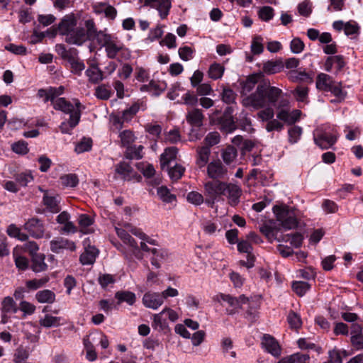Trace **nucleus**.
<instances>
[{"mask_svg":"<svg viewBox=\"0 0 363 363\" xmlns=\"http://www.w3.org/2000/svg\"><path fill=\"white\" fill-rule=\"evenodd\" d=\"M282 91L279 88L263 82L257 85L255 91L242 99V103L245 107L259 109L267 106H275L279 104L282 97Z\"/></svg>","mask_w":363,"mask_h":363,"instance_id":"nucleus-1","label":"nucleus"},{"mask_svg":"<svg viewBox=\"0 0 363 363\" xmlns=\"http://www.w3.org/2000/svg\"><path fill=\"white\" fill-rule=\"evenodd\" d=\"M58 32L65 35L67 43L82 45L84 43V28L77 26V19L74 14L65 16L58 24Z\"/></svg>","mask_w":363,"mask_h":363,"instance_id":"nucleus-2","label":"nucleus"},{"mask_svg":"<svg viewBox=\"0 0 363 363\" xmlns=\"http://www.w3.org/2000/svg\"><path fill=\"white\" fill-rule=\"evenodd\" d=\"M273 211L277 220L284 229L291 230L297 227V215L293 208L285 205L275 206Z\"/></svg>","mask_w":363,"mask_h":363,"instance_id":"nucleus-3","label":"nucleus"},{"mask_svg":"<svg viewBox=\"0 0 363 363\" xmlns=\"http://www.w3.org/2000/svg\"><path fill=\"white\" fill-rule=\"evenodd\" d=\"M97 43L105 48L106 55L110 59H114L123 47L116 37L107 33H99Z\"/></svg>","mask_w":363,"mask_h":363,"instance_id":"nucleus-4","label":"nucleus"},{"mask_svg":"<svg viewBox=\"0 0 363 363\" xmlns=\"http://www.w3.org/2000/svg\"><path fill=\"white\" fill-rule=\"evenodd\" d=\"M289 106V101L287 99H281L277 106V118L288 125H292L299 120L301 112L298 109L290 111Z\"/></svg>","mask_w":363,"mask_h":363,"instance_id":"nucleus-5","label":"nucleus"},{"mask_svg":"<svg viewBox=\"0 0 363 363\" xmlns=\"http://www.w3.org/2000/svg\"><path fill=\"white\" fill-rule=\"evenodd\" d=\"M225 184L220 180H213L204 184L205 195L207 196L206 203L208 206L213 207L220 196L225 195Z\"/></svg>","mask_w":363,"mask_h":363,"instance_id":"nucleus-6","label":"nucleus"},{"mask_svg":"<svg viewBox=\"0 0 363 363\" xmlns=\"http://www.w3.org/2000/svg\"><path fill=\"white\" fill-rule=\"evenodd\" d=\"M23 228L34 238H43L45 230L43 221L36 217L28 219L25 223Z\"/></svg>","mask_w":363,"mask_h":363,"instance_id":"nucleus-7","label":"nucleus"},{"mask_svg":"<svg viewBox=\"0 0 363 363\" xmlns=\"http://www.w3.org/2000/svg\"><path fill=\"white\" fill-rule=\"evenodd\" d=\"M313 140L321 149H328L336 143L337 137L329 132L317 129L313 133Z\"/></svg>","mask_w":363,"mask_h":363,"instance_id":"nucleus-8","label":"nucleus"},{"mask_svg":"<svg viewBox=\"0 0 363 363\" xmlns=\"http://www.w3.org/2000/svg\"><path fill=\"white\" fill-rule=\"evenodd\" d=\"M216 299L219 302H225L232 308V309L229 311V313L230 314L235 313L238 309L242 308L243 304L249 302V298L245 297L244 295H241L238 298H236L229 294H220L216 296Z\"/></svg>","mask_w":363,"mask_h":363,"instance_id":"nucleus-9","label":"nucleus"},{"mask_svg":"<svg viewBox=\"0 0 363 363\" xmlns=\"http://www.w3.org/2000/svg\"><path fill=\"white\" fill-rule=\"evenodd\" d=\"M50 250L56 254L62 252L65 250L74 252L76 250L75 243L62 237L55 238L50 242Z\"/></svg>","mask_w":363,"mask_h":363,"instance_id":"nucleus-10","label":"nucleus"},{"mask_svg":"<svg viewBox=\"0 0 363 363\" xmlns=\"http://www.w3.org/2000/svg\"><path fill=\"white\" fill-rule=\"evenodd\" d=\"M144 5L156 9L160 18L164 19L169 14L172 1L171 0H144Z\"/></svg>","mask_w":363,"mask_h":363,"instance_id":"nucleus-11","label":"nucleus"},{"mask_svg":"<svg viewBox=\"0 0 363 363\" xmlns=\"http://www.w3.org/2000/svg\"><path fill=\"white\" fill-rule=\"evenodd\" d=\"M208 176L214 179L219 180L224 178L227 174V169L223 166L219 160L213 161L207 166Z\"/></svg>","mask_w":363,"mask_h":363,"instance_id":"nucleus-12","label":"nucleus"},{"mask_svg":"<svg viewBox=\"0 0 363 363\" xmlns=\"http://www.w3.org/2000/svg\"><path fill=\"white\" fill-rule=\"evenodd\" d=\"M142 301L146 308L154 310L157 309L164 303L160 293L151 291H148L144 294Z\"/></svg>","mask_w":363,"mask_h":363,"instance_id":"nucleus-13","label":"nucleus"},{"mask_svg":"<svg viewBox=\"0 0 363 363\" xmlns=\"http://www.w3.org/2000/svg\"><path fill=\"white\" fill-rule=\"evenodd\" d=\"M225 196L228 199V203L232 206H235L240 202V198L242 194L240 187L235 184H225Z\"/></svg>","mask_w":363,"mask_h":363,"instance_id":"nucleus-14","label":"nucleus"},{"mask_svg":"<svg viewBox=\"0 0 363 363\" xmlns=\"http://www.w3.org/2000/svg\"><path fill=\"white\" fill-rule=\"evenodd\" d=\"M262 345L273 356L279 357L281 354V347L278 342L272 336L264 335L262 337Z\"/></svg>","mask_w":363,"mask_h":363,"instance_id":"nucleus-15","label":"nucleus"},{"mask_svg":"<svg viewBox=\"0 0 363 363\" xmlns=\"http://www.w3.org/2000/svg\"><path fill=\"white\" fill-rule=\"evenodd\" d=\"M84 26L86 30L84 28V33L85 35L84 43L88 40H96L98 43V36L100 33H106V30H98L96 26V23L92 18L85 20Z\"/></svg>","mask_w":363,"mask_h":363,"instance_id":"nucleus-16","label":"nucleus"},{"mask_svg":"<svg viewBox=\"0 0 363 363\" xmlns=\"http://www.w3.org/2000/svg\"><path fill=\"white\" fill-rule=\"evenodd\" d=\"M203 118L204 116L199 108H193L189 111L186 116V121L191 125L196 127L202 125Z\"/></svg>","mask_w":363,"mask_h":363,"instance_id":"nucleus-17","label":"nucleus"},{"mask_svg":"<svg viewBox=\"0 0 363 363\" xmlns=\"http://www.w3.org/2000/svg\"><path fill=\"white\" fill-rule=\"evenodd\" d=\"M60 196L58 195L49 194L45 193L43 196L44 205L52 213H57L60 211Z\"/></svg>","mask_w":363,"mask_h":363,"instance_id":"nucleus-18","label":"nucleus"},{"mask_svg":"<svg viewBox=\"0 0 363 363\" xmlns=\"http://www.w3.org/2000/svg\"><path fill=\"white\" fill-rule=\"evenodd\" d=\"M51 103L55 110L61 111L65 113L69 114V116H71L72 113L77 111H74V105L71 102L67 101L65 98L62 97L58 98Z\"/></svg>","mask_w":363,"mask_h":363,"instance_id":"nucleus-19","label":"nucleus"},{"mask_svg":"<svg viewBox=\"0 0 363 363\" xmlns=\"http://www.w3.org/2000/svg\"><path fill=\"white\" fill-rule=\"evenodd\" d=\"M177 152L178 149L176 147H169L164 150L160 155V165L162 169L167 167L170 162L176 159Z\"/></svg>","mask_w":363,"mask_h":363,"instance_id":"nucleus-20","label":"nucleus"},{"mask_svg":"<svg viewBox=\"0 0 363 363\" xmlns=\"http://www.w3.org/2000/svg\"><path fill=\"white\" fill-rule=\"evenodd\" d=\"M79 122V112L77 111L69 116L68 122H62L60 125V131L62 133H70V131Z\"/></svg>","mask_w":363,"mask_h":363,"instance_id":"nucleus-21","label":"nucleus"},{"mask_svg":"<svg viewBox=\"0 0 363 363\" xmlns=\"http://www.w3.org/2000/svg\"><path fill=\"white\" fill-rule=\"evenodd\" d=\"M116 172L121 176L124 180L130 181L134 177L133 168L126 162H121L116 166Z\"/></svg>","mask_w":363,"mask_h":363,"instance_id":"nucleus-22","label":"nucleus"},{"mask_svg":"<svg viewBox=\"0 0 363 363\" xmlns=\"http://www.w3.org/2000/svg\"><path fill=\"white\" fill-rule=\"evenodd\" d=\"M115 298L118 300V304L120 305L123 302L127 303L132 306L136 301V296L134 293L129 291H118L115 294Z\"/></svg>","mask_w":363,"mask_h":363,"instance_id":"nucleus-23","label":"nucleus"},{"mask_svg":"<svg viewBox=\"0 0 363 363\" xmlns=\"http://www.w3.org/2000/svg\"><path fill=\"white\" fill-rule=\"evenodd\" d=\"M98 250L94 247H90L88 249H86L85 251L80 255V262L83 265L92 264L95 262Z\"/></svg>","mask_w":363,"mask_h":363,"instance_id":"nucleus-24","label":"nucleus"},{"mask_svg":"<svg viewBox=\"0 0 363 363\" xmlns=\"http://www.w3.org/2000/svg\"><path fill=\"white\" fill-rule=\"evenodd\" d=\"M219 123L223 130L226 133H231L236 129V125L230 114L225 113L219 119Z\"/></svg>","mask_w":363,"mask_h":363,"instance_id":"nucleus-25","label":"nucleus"},{"mask_svg":"<svg viewBox=\"0 0 363 363\" xmlns=\"http://www.w3.org/2000/svg\"><path fill=\"white\" fill-rule=\"evenodd\" d=\"M333 82L334 81L329 75L321 73L317 77L316 87L319 90L328 91Z\"/></svg>","mask_w":363,"mask_h":363,"instance_id":"nucleus-26","label":"nucleus"},{"mask_svg":"<svg viewBox=\"0 0 363 363\" xmlns=\"http://www.w3.org/2000/svg\"><path fill=\"white\" fill-rule=\"evenodd\" d=\"M197 155L196 164L199 168H202L205 167L208 162L211 149L208 146H203L198 149Z\"/></svg>","mask_w":363,"mask_h":363,"instance_id":"nucleus-27","label":"nucleus"},{"mask_svg":"<svg viewBox=\"0 0 363 363\" xmlns=\"http://www.w3.org/2000/svg\"><path fill=\"white\" fill-rule=\"evenodd\" d=\"M45 255L40 253L32 257L31 267L35 272H41L47 269L48 265L45 262Z\"/></svg>","mask_w":363,"mask_h":363,"instance_id":"nucleus-28","label":"nucleus"},{"mask_svg":"<svg viewBox=\"0 0 363 363\" xmlns=\"http://www.w3.org/2000/svg\"><path fill=\"white\" fill-rule=\"evenodd\" d=\"M238 156L237 150L232 145L228 146L224 149L221 154V157L226 164L233 163Z\"/></svg>","mask_w":363,"mask_h":363,"instance_id":"nucleus-29","label":"nucleus"},{"mask_svg":"<svg viewBox=\"0 0 363 363\" xmlns=\"http://www.w3.org/2000/svg\"><path fill=\"white\" fill-rule=\"evenodd\" d=\"M35 298L39 303H52L55 300V294L52 291L46 289L38 291Z\"/></svg>","mask_w":363,"mask_h":363,"instance_id":"nucleus-30","label":"nucleus"},{"mask_svg":"<svg viewBox=\"0 0 363 363\" xmlns=\"http://www.w3.org/2000/svg\"><path fill=\"white\" fill-rule=\"evenodd\" d=\"M283 66L278 61H267L263 65L262 70L267 74H273L281 72Z\"/></svg>","mask_w":363,"mask_h":363,"instance_id":"nucleus-31","label":"nucleus"},{"mask_svg":"<svg viewBox=\"0 0 363 363\" xmlns=\"http://www.w3.org/2000/svg\"><path fill=\"white\" fill-rule=\"evenodd\" d=\"M282 240L289 242L294 247H300L303 243V237L301 233L287 234L283 236Z\"/></svg>","mask_w":363,"mask_h":363,"instance_id":"nucleus-32","label":"nucleus"},{"mask_svg":"<svg viewBox=\"0 0 363 363\" xmlns=\"http://www.w3.org/2000/svg\"><path fill=\"white\" fill-rule=\"evenodd\" d=\"M61 318L46 314L44 318L40 319V325L45 328L57 327L60 325Z\"/></svg>","mask_w":363,"mask_h":363,"instance_id":"nucleus-33","label":"nucleus"},{"mask_svg":"<svg viewBox=\"0 0 363 363\" xmlns=\"http://www.w3.org/2000/svg\"><path fill=\"white\" fill-rule=\"evenodd\" d=\"M143 145L129 146L125 151V157L130 160H139L143 157Z\"/></svg>","mask_w":363,"mask_h":363,"instance_id":"nucleus-34","label":"nucleus"},{"mask_svg":"<svg viewBox=\"0 0 363 363\" xmlns=\"http://www.w3.org/2000/svg\"><path fill=\"white\" fill-rule=\"evenodd\" d=\"M92 143L91 138L84 137L76 144L74 151L77 154L90 151L92 147Z\"/></svg>","mask_w":363,"mask_h":363,"instance_id":"nucleus-35","label":"nucleus"},{"mask_svg":"<svg viewBox=\"0 0 363 363\" xmlns=\"http://www.w3.org/2000/svg\"><path fill=\"white\" fill-rule=\"evenodd\" d=\"M86 74L91 82L97 84L101 82L104 77L102 72L96 67H92L86 70Z\"/></svg>","mask_w":363,"mask_h":363,"instance_id":"nucleus-36","label":"nucleus"},{"mask_svg":"<svg viewBox=\"0 0 363 363\" xmlns=\"http://www.w3.org/2000/svg\"><path fill=\"white\" fill-rule=\"evenodd\" d=\"M1 306L2 313H15L18 311L15 301L10 296H7L4 298Z\"/></svg>","mask_w":363,"mask_h":363,"instance_id":"nucleus-37","label":"nucleus"},{"mask_svg":"<svg viewBox=\"0 0 363 363\" xmlns=\"http://www.w3.org/2000/svg\"><path fill=\"white\" fill-rule=\"evenodd\" d=\"M224 70L225 68L223 65L218 63H213L210 66L208 74L210 78L216 80L222 77Z\"/></svg>","mask_w":363,"mask_h":363,"instance_id":"nucleus-38","label":"nucleus"},{"mask_svg":"<svg viewBox=\"0 0 363 363\" xmlns=\"http://www.w3.org/2000/svg\"><path fill=\"white\" fill-rule=\"evenodd\" d=\"M14 178L16 182L21 186H26L28 183L33 180V177L30 171L16 174Z\"/></svg>","mask_w":363,"mask_h":363,"instance_id":"nucleus-39","label":"nucleus"},{"mask_svg":"<svg viewBox=\"0 0 363 363\" xmlns=\"http://www.w3.org/2000/svg\"><path fill=\"white\" fill-rule=\"evenodd\" d=\"M60 182L64 186L66 187H75L78 183L79 179L77 176L74 174H65L60 177Z\"/></svg>","mask_w":363,"mask_h":363,"instance_id":"nucleus-40","label":"nucleus"},{"mask_svg":"<svg viewBox=\"0 0 363 363\" xmlns=\"http://www.w3.org/2000/svg\"><path fill=\"white\" fill-rule=\"evenodd\" d=\"M185 168L181 164H176L173 167L168 169V174L172 181H177L183 176Z\"/></svg>","mask_w":363,"mask_h":363,"instance_id":"nucleus-41","label":"nucleus"},{"mask_svg":"<svg viewBox=\"0 0 363 363\" xmlns=\"http://www.w3.org/2000/svg\"><path fill=\"white\" fill-rule=\"evenodd\" d=\"M157 195L164 202L172 203L176 199V196L169 192V190L164 186L157 189Z\"/></svg>","mask_w":363,"mask_h":363,"instance_id":"nucleus-42","label":"nucleus"},{"mask_svg":"<svg viewBox=\"0 0 363 363\" xmlns=\"http://www.w3.org/2000/svg\"><path fill=\"white\" fill-rule=\"evenodd\" d=\"M292 289L299 296H303L310 289V284L306 281H294L292 284Z\"/></svg>","mask_w":363,"mask_h":363,"instance_id":"nucleus-43","label":"nucleus"},{"mask_svg":"<svg viewBox=\"0 0 363 363\" xmlns=\"http://www.w3.org/2000/svg\"><path fill=\"white\" fill-rule=\"evenodd\" d=\"M263 38L259 35L254 37L251 44L252 52L254 55H259L263 52Z\"/></svg>","mask_w":363,"mask_h":363,"instance_id":"nucleus-44","label":"nucleus"},{"mask_svg":"<svg viewBox=\"0 0 363 363\" xmlns=\"http://www.w3.org/2000/svg\"><path fill=\"white\" fill-rule=\"evenodd\" d=\"M121 138V142L123 146L129 147L130 144H132L135 139L134 134L132 131L125 130L121 132L119 135Z\"/></svg>","mask_w":363,"mask_h":363,"instance_id":"nucleus-45","label":"nucleus"},{"mask_svg":"<svg viewBox=\"0 0 363 363\" xmlns=\"http://www.w3.org/2000/svg\"><path fill=\"white\" fill-rule=\"evenodd\" d=\"M29 357L28 350L22 346L18 347L13 356V362L15 363H22Z\"/></svg>","mask_w":363,"mask_h":363,"instance_id":"nucleus-46","label":"nucleus"},{"mask_svg":"<svg viewBox=\"0 0 363 363\" xmlns=\"http://www.w3.org/2000/svg\"><path fill=\"white\" fill-rule=\"evenodd\" d=\"M95 95L98 99L107 100L111 95V90L109 86L102 84L96 89Z\"/></svg>","mask_w":363,"mask_h":363,"instance_id":"nucleus-47","label":"nucleus"},{"mask_svg":"<svg viewBox=\"0 0 363 363\" xmlns=\"http://www.w3.org/2000/svg\"><path fill=\"white\" fill-rule=\"evenodd\" d=\"M49 281L48 277H44L39 279H32L26 282V286L28 289L36 290L44 286Z\"/></svg>","mask_w":363,"mask_h":363,"instance_id":"nucleus-48","label":"nucleus"},{"mask_svg":"<svg viewBox=\"0 0 363 363\" xmlns=\"http://www.w3.org/2000/svg\"><path fill=\"white\" fill-rule=\"evenodd\" d=\"M93 224V220L91 218L86 214H82L79 218V225L81 228V232L83 233H89V232L86 230V228L89 227Z\"/></svg>","mask_w":363,"mask_h":363,"instance_id":"nucleus-49","label":"nucleus"},{"mask_svg":"<svg viewBox=\"0 0 363 363\" xmlns=\"http://www.w3.org/2000/svg\"><path fill=\"white\" fill-rule=\"evenodd\" d=\"M302 133L301 128L298 126H293L288 130L289 141L291 144H294L298 142Z\"/></svg>","mask_w":363,"mask_h":363,"instance_id":"nucleus-50","label":"nucleus"},{"mask_svg":"<svg viewBox=\"0 0 363 363\" xmlns=\"http://www.w3.org/2000/svg\"><path fill=\"white\" fill-rule=\"evenodd\" d=\"M12 150L16 154L26 155L28 152V143L23 140H19L11 145Z\"/></svg>","mask_w":363,"mask_h":363,"instance_id":"nucleus-51","label":"nucleus"},{"mask_svg":"<svg viewBox=\"0 0 363 363\" xmlns=\"http://www.w3.org/2000/svg\"><path fill=\"white\" fill-rule=\"evenodd\" d=\"M293 94L297 101L306 102L308 97V89L306 86H298L294 89Z\"/></svg>","mask_w":363,"mask_h":363,"instance_id":"nucleus-52","label":"nucleus"},{"mask_svg":"<svg viewBox=\"0 0 363 363\" xmlns=\"http://www.w3.org/2000/svg\"><path fill=\"white\" fill-rule=\"evenodd\" d=\"M328 91L333 94L337 98L338 101L343 100L345 97V93L343 92L340 83L334 82Z\"/></svg>","mask_w":363,"mask_h":363,"instance_id":"nucleus-53","label":"nucleus"},{"mask_svg":"<svg viewBox=\"0 0 363 363\" xmlns=\"http://www.w3.org/2000/svg\"><path fill=\"white\" fill-rule=\"evenodd\" d=\"M98 281L103 289H106L110 284H114L116 279L114 276L111 274H103L99 276Z\"/></svg>","mask_w":363,"mask_h":363,"instance_id":"nucleus-54","label":"nucleus"},{"mask_svg":"<svg viewBox=\"0 0 363 363\" xmlns=\"http://www.w3.org/2000/svg\"><path fill=\"white\" fill-rule=\"evenodd\" d=\"M139 111V106L136 104L132 105L128 108L123 111L122 119L123 121H129Z\"/></svg>","mask_w":363,"mask_h":363,"instance_id":"nucleus-55","label":"nucleus"},{"mask_svg":"<svg viewBox=\"0 0 363 363\" xmlns=\"http://www.w3.org/2000/svg\"><path fill=\"white\" fill-rule=\"evenodd\" d=\"M71 65L72 72L76 74H80L82 71L85 68L84 64L76 59L74 56L68 61Z\"/></svg>","mask_w":363,"mask_h":363,"instance_id":"nucleus-56","label":"nucleus"},{"mask_svg":"<svg viewBox=\"0 0 363 363\" xmlns=\"http://www.w3.org/2000/svg\"><path fill=\"white\" fill-rule=\"evenodd\" d=\"M164 314L162 311L157 314H154L152 316V327L155 328H160L163 330L167 326L165 320L162 318V315Z\"/></svg>","mask_w":363,"mask_h":363,"instance_id":"nucleus-57","label":"nucleus"},{"mask_svg":"<svg viewBox=\"0 0 363 363\" xmlns=\"http://www.w3.org/2000/svg\"><path fill=\"white\" fill-rule=\"evenodd\" d=\"M220 142V135L218 132L209 133L204 139V146L211 147Z\"/></svg>","mask_w":363,"mask_h":363,"instance_id":"nucleus-58","label":"nucleus"},{"mask_svg":"<svg viewBox=\"0 0 363 363\" xmlns=\"http://www.w3.org/2000/svg\"><path fill=\"white\" fill-rule=\"evenodd\" d=\"M187 201L196 206L201 205L203 202V196L199 192L191 191L187 194Z\"/></svg>","mask_w":363,"mask_h":363,"instance_id":"nucleus-59","label":"nucleus"},{"mask_svg":"<svg viewBox=\"0 0 363 363\" xmlns=\"http://www.w3.org/2000/svg\"><path fill=\"white\" fill-rule=\"evenodd\" d=\"M303 42L298 38H294L290 44V48L293 53H301L304 49Z\"/></svg>","mask_w":363,"mask_h":363,"instance_id":"nucleus-60","label":"nucleus"},{"mask_svg":"<svg viewBox=\"0 0 363 363\" xmlns=\"http://www.w3.org/2000/svg\"><path fill=\"white\" fill-rule=\"evenodd\" d=\"M164 140L169 143H176L181 140V135L177 129L169 130L165 134Z\"/></svg>","mask_w":363,"mask_h":363,"instance_id":"nucleus-61","label":"nucleus"},{"mask_svg":"<svg viewBox=\"0 0 363 363\" xmlns=\"http://www.w3.org/2000/svg\"><path fill=\"white\" fill-rule=\"evenodd\" d=\"M274 16V10L270 6H263L259 11V18L265 21L272 18Z\"/></svg>","mask_w":363,"mask_h":363,"instance_id":"nucleus-62","label":"nucleus"},{"mask_svg":"<svg viewBox=\"0 0 363 363\" xmlns=\"http://www.w3.org/2000/svg\"><path fill=\"white\" fill-rule=\"evenodd\" d=\"M235 96L236 95L235 92L232 89L225 88L223 90L221 96L223 102L230 104H233L235 101Z\"/></svg>","mask_w":363,"mask_h":363,"instance_id":"nucleus-63","label":"nucleus"},{"mask_svg":"<svg viewBox=\"0 0 363 363\" xmlns=\"http://www.w3.org/2000/svg\"><path fill=\"white\" fill-rule=\"evenodd\" d=\"M350 342H351L352 345L356 350H362L363 349V335L362 334H356V335H351Z\"/></svg>","mask_w":363,"mask_h":363,"instance_id":"nucleus-64","label":"nucleus"}]
</instances>
